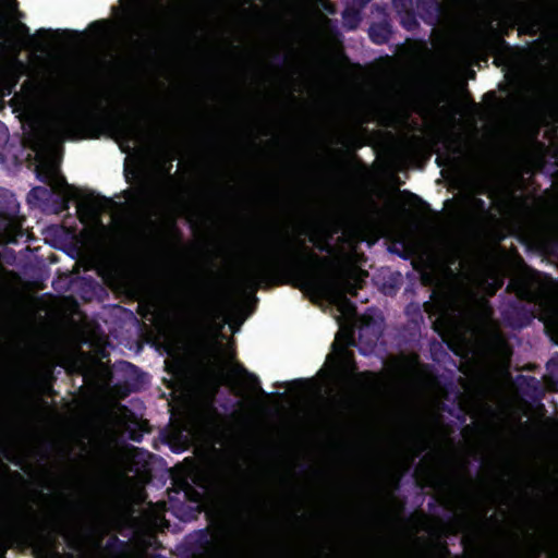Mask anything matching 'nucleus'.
Instances as JSON below:
<instances>
[{"label":"nucleus","instance_id":"37998d69","mask_svg":"<svg viewBox=\"0 0 558 558\" xmlns=\"http://www.w3.org/2000/svg\"><path fill=\"white\" fill-rule=\"evenodd\" d=\"M485 97L488 98V97H492V98H495L496 97V93L495 92H488L485 94Z\"/></svg>","mask_w":558,"mask_h":558},{"label":"nucleus","instance_id":"ea45409f","mask_svg":"<svg viewBox=\"0 0 558 558\" xmlns=\"http://www.w3.org/2000/svg\"><path fill=\"white\" fill-rule=\"evenodd\" d=\"M354 2H357L361 7L366 5L371 0H353Z\"/></svg>","mask_w":558,"mask_h":558},{"label":"nucleus","instance_id":"9b49d317","mask_svg":"<svg viewBox=\"0 0 558 558\" xmlns=\"http://www.w3.org/2000/svg\"><path fill=\"white\" fill-rule=\"evenodd\" d=\"M420 17L427 24H434L442 12L441 0H415Z\"/></svg>","mask_w":558,"mask_h":558},{"label":"nucleus","instance_id":"c9c22d12","mask_svg":"<svg viewBox=\"0 0 558 558\" xmlns=\"http://www.w3.org/2000/svg\"><path fill=\"white\" fill-rule=\"evenodd\" d=\"M441 551L445 556H450L451 553H450V549L448 548L447 544L446 543H442L441 544Z\"/></svg>","mask_w":558,"mask_h":558},{"label":"nucleus","instance_id":"1a4fd4ad","mask_svg":"<svg viewBox=\"0 0 558 558\" xmlns=\"http://www.w3.org/2000/svg\"><path fill=\"white\" fill-rule=\"evenodd\" d=\"M186 547L193 557L203 556L205 554L209 555V551H211L215 546L208 529L198 530L190 534L186 538Z\"/></svg>","mask_w":558,"mask_h":558},{"label":"nucleus","instance_id":"ddd939ff","mask_svg":"<svg viewBox=\"0 0 558 558\" xmlns=\"http://www.w3.org/2000/svg\"><path fill=\"white\" fill-rule=\"evenodd\" d=\"M19 31L23 36H26L29 44H32L38 50H41L43 46L37 43L36 36H41V35H47V34L50 35L52 33H54L57 35H62V36L66 37L68 39L76 38L78 36V33L75 31H69V29L59 31L58 29L56 32H52L51 29H45V28H40L36 32L35 35H32L29 27L24 23L19 24Z\"/></svg>","mask_w":558,"mask_h":558},{"label":"nucleus","instance_id":"603ef678","mask_svg":"<svg viewBox=\"0 0 558 558\" xmlns=\"http://www.w3.org/2000/svg\"><path fill=\"white\" fill-rule=\"evenodd\" d=\"M553 363V360H550L549 362H547V367H549V365Z\"/></svg>","mask_w":558,"mask_h":558},{"label":"nucleus","instance_id":"c85d7f7f","mask_svg":"<svg viewBox=\"0 0 558 558\" xmlns=\"http://www.w3.org/2000/svg\"><path fill=\"white\" fill-rule=\"evenodd\" d=\"M371 320H372V317H369L367 315L362 316L363 325L360 328V338L361 339L364 337V332H366L367 329L371 327Z\"/></svg>","mask_w":558,"mask_h":558},{"label":"nucleus","instance_id":"a211bd4d","mask_svg":"<svg viewBox=\"0 0 558 558\" xmlns=\"http://www.w3.org/2000/svg\"><path fill=\"white\" fill-rule=\"evenodd\" d=\"M362 21L361 12L353 7H347L342 11V25L347 31H355Z\"/></svg>","mask_w":558,"mask_h":558},{"label":"nucleus","instance_id":"a878e982","mask_svg":"<svg viewBox=\"0 0 558 558\" xmlns=\"http://www.w3.org/2000/svg\"><path fill=\"white\" fill-rule=\"evenodd\" d=\"M488 345L493 349V350H501L504 349L505 347H507V341L502 338L501 335H499L498 332H494L493 335H490V337L488 338Z\"/></svg>","mask_w":558,"mask_h":558},{"label":"nucleus","instance_id":"393cba45","mask_svg":"<svg viewBox=\"0 0 558 558\" xmlns=\"http://www.w3.org/2000/svg\"><path fill=\"white\" fill-rule=\"evenodd\" d=\"M471 206L474 211H476L477 214H480L482 216L486 217L490 214V208L483 198H480L476 196L472 197Z\"/></svg>","mask_w":558,"mask_h":558},{"label":"nucleus","instance_id":"f8f14e48","mask_svg":"<svg viewBox=\"0 0 558 558\" xmlns=\"http://www.w3.org/2000/svg\"><path fill=\"white\" fill-rule=\"evenodd\" d=\"M507 291L515 294L519 301H525L527 303H535L536 292L532 284L524 279H512L507 286Z\"/></svg>","mask_w":558,"mask_h":558},{"label":"nucleus","instance_id":"72a5a7b5","mask_svg":"<svg viewBox=\"0 0 558 558\" xmlns=\"http://www.w3.org/2000/svg\"><path fill=\"white\" fill-rule=\"evenodd\" d=\"M142 438H143L142 433L132 432V433L130 434V439H131V440H133V441L141 442V441H142Z\"/></svg>","mask_w":558,"mask_h":558},{"label":"nucleus","instance_id":"473e14b6","mask_svg":"<svg viewBox=\"0 0 558 558\" xmlns=\"http://www.w3.org/2000/svg\"><path fill=\"white\" fill-rule=\"evenodd\" d=\"M315 246L318 248V251L320 252H327L329 253L330 250H331V246L328 244V243H317L315 244Z\"/></svg>","mask_w":558,"mask_h":558},{"label":"nucleus","instance_id":"2f4dec72","mask_svg":"<svg viewBox=\"0 0 558 558\" xmlns=\"http://www.w3.org/2000/svg\"><path fill=\"white\" fill-rule=\"evenodd\" d=\"M476 542V537L474 535L471 536H464L461 541L462 545L465 547L470 544H473Z\"/></svg>","mask_w":558,"mask_h":558},{"label":"nucleus","instance_id":"864d4df0","mask_svg":"<svg viewBox=\"0 0 558 558\" xmlns=\"http://www.w3.org/2000/svg\"><path fill=\"white\" fill-rule=\"evenodd\" d=\"M31 83L26 81L23 86L29 85Z\"/></svg>","mask_w":558,"mask_h":558},{"label":"nucleus","instance_id":"423d86ee","mask_svg":"<svg viewBox=\"0 0 558 558\" xmlns=\"http://www.w3.org/2000/svg\"><path fill=\"white\" fill-rule=\"evenodd\" d=\"M523 301H511L501 310V318L506 326L513 329H521L529 326L533 318L532 308L522 303Z\"/></svg>","mask_w":558,"mask_h":558},{"label":"nucleus","instance_id":"5701e85b","mask_svg":"<svg viewBox=\"0 0 558 558\" xmlns=\"http://www.w3.org/2000/svg\"><path fill=\"white\" fill-rule=\"evenodd\" d=\"M112 22L110 20H97L89 24V28L97 33V36L104 38L110 35Z\"/></svg>","mask_w":558,"mask_h":558},{"label":"nucleus","instance_id":"79ce46f5","mask_svg":"<svg viewBox=\"0 0 558 558\" xmlns=\"http://www.w3.org/2000/svg\"><path fill=\"white\" fill-rule=\"evenodd\" d=\"M11 9H12V10H15V11L17 10V1H16V0H12V2H11Z\"/></svg>","mask_w":558,"mask_h":558},{"label":"nucleus","instance_id":"20e7f679","mask_svg":"<svg viewBox=\"0 0 558 558\" xmlns=\"http://www.w3.org/2000/svg\"><path fill=\"white\" fill-rule=\"evenodd\" d=\"M485 303H480L472 299L456 300L441 296L434 303H425V310L435 307L433 315L438 319H447L451 315L457 316L463 323H475L483 318Z\"/></svg>","mask_w":558,"mask_h":558},{"label":"nucleus","instance_id":"f03ea898","mask_svg":"<svg viewBox=\"0 0 558 558\" xmlns=\"http://www.w3.org/2000/svg\"><path fill=\"white\" fill-rule=\"evenodd\" d=\"M208 494L215 495L225 508L234 514H252L263 502L252 485H231L226 477L211 478L201 470H183L171 478L168 497L173 513L182 521H191L204 509Z\"/></svg>","mask_w":558,"mask_h":558},{"label":"nucleus","instance_id":"c756f323","mask_svg":"<svg viewBox=\"0 0 558 558\" xmlns=\"http://www.w3.org/2000/svg\"><path fill=\"white\" fill-rule=\"evenodd\" d=\"M450 519H451V521H452V523H453L454 525H458V526H459V529H460V527H462V526H464V525H466V524H468V522H469V521H468V518H466V517H464V515H460V517H451Z\"/></svg>","mask_w":558,"mask_h":558},{"label":"nucleus","instance_id":"412c9836","mask_svg":"<svg viewBox=\"0 0 558 558\" xmlns=\"http://www.w3.org/2000/svg\"><path fill=\"white\" fill-rule=\"evenodd\" d=\"M374 379L375 374L373 372L366 371L355 374L352 377V383L361 389H368L373 386Z\"/></svg>","mask_w":558,"mask_h":558},{"label":"nucleus","instance_id":"bb28decb","mask_svg":"<svg viewBox=\"0 0 558 558\" xmlns=\"http://www.w3.org/2000/svg\"><path fill=\"white\" fill-rule=\"evenodd\" d=\"M339 404L344 412H352L356 407V401L353 398H343Z\"/></svg>","mask_w":558,"mask_h":558},{"label":"nucleus","instance_id":"4c0bfd02","mask_svg":"<svg viewBox=\"0 0 558 558\" xmlns=\"http://www.w3.org/2000/svg\"><path fill=\"white\" fill-rule=\"evenodd\" d=\"M132 240L130 236H125L122 241L123 246H130Z\"/></svg>","mask_w":558,"mask_h":558},{"label":"nucleus","instance_id":"dca6fc26","mask_svg":"<svg viewBox=\"0 0 558 558\" xmlns=\"http://www.w3.org/2000/svg\"><path fill=\"white\" fill-rule=\"evenodd\" d=\"M121 364L129 389L131 391L140 390L144 384L145 373L130 362L123 361Z\"/></svg>","mask_w":558,"mask_h":558},{"label":"nucleus","instance_id":"aec40b11","mask_svg":"<svg viewBox=\"0 0 558 558\" xmlns=\"http://www.w3.org/2000/svg\"><path fill=\"white\" fill-rule=\"evenodd\" d=\"M128 543L120 539L118 536H111L105 546V549L114 557H120L126 551Z\"/></svg>","mask_w":558,"mask_h":558},{"label":"nucleus","instance_id":"3c124183","mask_svg":"<svg viewBox=\"0 0 558 558\" xmlns=\"http://www.w3.org/2000/svg\"><path fill=\"white\" fill-rule=\"evenodd\" d=\"M329 13H335L333 9H328Z\"/></svg>","mask_w":558,"mask_h":558},{"label":"nucleus","instance_id":"4be33fe9","mask_svg":"<svg viewBox=\"0 0 558 558\" xmlns=\"http://www.w3.org/2000/svg\"><path fill=\"white\" fill-rule=\"evenodd\" d=\"M52 196V192L45 186H35L28 193V202L33 199L41 203H47Z\"/></svg>","mask_w":558,"mask_h":558},{"label":"nucleus","instance_id":"6e6552de","mask_svg":"<svg viewBox=\"0 0 558 558\" xmlns=\"http://www.w3.org/2000/svg\"><path fill=\"white\" fill-rule=\"evenodd\" d=\"M413 5L414 0H392V8L399 17V23L408 32L420 27Z\"/></svg>","mask_w":558,"mask_h":558},{"label":"nucleus","instance_id":"de8ad7c7","mask_svg":"<svg viewBox=\"0 0 558 558\" xmlns=\"http://www.w3.org/2000/svg\"><path fill=\"white\" fill-rule=\"evenodd\" d=\"M300 466H301L302 471H305L307 469L306 464H301Z\"/></svg>","mask_w":558,"mask_h":558},{"label":"nucleus","instance_id":"a18cd8bd","mask_svg":"<svg viewBox=\"0 0 558 558\" xmlns=\"http://www.w3.org/2000/svg\"><path fill=\"white\" fill-rule=\"evenodd\" d=\"M40 180L45 183H49V175L45 174V178H40Z\"/></svg>","mask_w":558,"mask_h":558},{"label":"nucleus","instance_id":"e433bc0d","mask_svg":"<svg viewBox=\"0 0 558 558\" xmlns=\"http://www.w3.org/2000/svg\"><path fill=\"white\" fill-rule=\"evenodd\" d=\"M291 384H292L293 386H295V387H301V386H303V385L305 384V379H302V378H300V379H295V380H293Z\"/></svg>","mask_w":558,"mask_h":558},{"label":"nucleus","instance_id":"4468645a","mask_svg":"<svg viewBox=\"0 0 558 558\" xmlns=\"http://www.w3.org/2000/svg\"><path fill=\"white\" fill-rule=\"evenodd\" d=\"M519 389L527 397L539 400L544 396V389L541 381L534 376L519 375L517 377Z\"/></svg>","mask_w":558,"mask_h":558},{"label":"nucleus","instance_id":"2eb2a0df","mask_svg":"<svg viewBox=\"0 0 558 558\" xmlns=\"http://www.w3.org/2000/svg\"><path fill=\"white\" fill-rule=\"evenodd\" d=\"M392 35V26L389 21L383 20L380 22L372 23L368 28V37L375 45H385L389 41Z\"/></svg>","mask_w":558,"mask_h":558},{"label":"nucleus","instance_id":"8fccbe9b","mask_svg":"<svg viewBox=\"0 0 558 558\" xmlns=\"http://www.w3.org/2000/svg\"><path fill=\"white\" fill-rule=\"evenodd\" d=\"M14 476L21 477V474L19 472H14Z\"/></svg>","mask_w":558,"mask_h":558},{"label":"nucleus","instance_id":"7ed1b4c3","mask_svg":"<svg viewBox=\"0 0 558 558\" xmlns=\"http://www.w3.org/2000/svg\"><path fill=\"white\" fill-rule=\"evenodd\" d=\"M53 134L60 138L77 141L100 138L102 135H118L123 141L122 150L130 149V144H146L160 138V133L153 126L143 125L129 119H113L102 111L86 110L78 119L63 118L53 128Z\"/></svg>","mask_w":558,"mask_h":558},{"label":"nucleus","instance_id":"9d476101","mask_svg":"<svg viewBox=\"0 0 558 558\" xmlns=\"http://www.w3.org/2000/svg\"><path fill=\"white\" fill-rule=\"evenodd\" d=\"M124 194L133 204L146 205L156 197V189L147 180H142L134 189L124 191Z\"/></svg>","mask_w":558,"mask_h":558},{"label":"nucleus","instance_id":"09e8293b","mask_svg":"<svg viewBox=\"0 0 558 558\" xmlns=\"http://www.w3.org/2000/svg\"><path fill=\"white\" fill-rule=\"evenodd\" d=\"M133 14V11L131 9L128 10V15L131 16Z\"/></svg>","mask_w":558,"mask_h":558},{"label":"nucleus","instance_id":"49530a36","mask_svg":"<svg viewBox=\"0 0 558 558\" xmlns=\"http://www.w3.org/2000/svg\"><path fill=\"white\" fill-rule=\"evenodd\" d=\"M480 194H485L486 193V190L484 186H481L480 190L477 191Z\"/></svg>","mask_w":558,"mask_h":558},{"label":"nucleus","instance_id":"6ab92c4d","mask_svg":"<svg viewBox=\"0 0 558 558\" xmlns=\"http://www.w3.org/2000/svg\"><path fill=\"white\" fill-rule=\"evenodd\" d=\"M543 246L551 254H558V230L546 229L543 233Z\"/></svg>","mask_w":558,"mask_h":558},{"label":"nucleus","instance_id":"0eeeda50","mask_svg":"<svg viewBox=\"0 0 558 558\" xmlns=\"http://www.w3.org/2000/svg\"><path fill=\"white\" fill-rule=\"evenodd\" d=\"M16 529H40L43 531L47 530H56L59 531L61 529V521L59 518H53L46 522H40L33 508L31 506L27 507V513L20 514L14 522L8 526V530H16Z\"/></svg>","mask_w":558,"mask_h":558},{"label":"nucleus","instance_id":"39448f33","mask_svg":"<svg viewBox=\"0 0 558 558\" xmlns=\"http://www.w3.org/2000/svg\"><path fill=\"white\" fill-rule=\"evenodd\" d=\"M62 183L68 193H61L53 199L54 209L57 213H63L70 208V202L72 199L80 201V206H88L90 210H96L99 204H95V198H99L100 203L107 202L104 196L95 195L94 192H83L73 185L66 183L65 179L62 178Z\"/></svg>","mask_w":558,"mask_h":558},{"label":"nucleus","instance_id":"58836bf2","mask_svg":"<svg viewBox=\"0 0 558 558\" xmlns=\"http://www.w3.org/2000/svg\"><path fill=\"white\" fill-rule=\"evenodd\" d=\"M499 44L501 47H504L506 49H510L509 44L505 39H500Z\"/></svg>","mask_w":558,"mask_h":558},{"label":"nucleus","instance_id":"f3484780","mask_svg":"<svg viewBox=\"0 0 558 558\" xmlns=\"http://www.w3.org/2000/svg\"><path fill=\"white\" fill-rule=\"evenodd\" d=\"M333 302L339 312L348 317H355L357 315V307L344 293H335Z\"/></svg>","mask_w":558,"mask_h":558},{"label":"nucleus","instance_id":"cd10ccee","mask_svg":"<svg viewBox=\"0 0 558 558\" xmlns=\"http://www.w3.org/2000/svg\"><path fill=\"white\" fill-rule=\"evenodd\" d=\"M272 62L278 66H283L289 62V56L277 52L272 56Z\"/></svg>","mask_w":558,"mask_h":558},{"label":"nucleus","instance_id":"7c9ffc66","mask_svg":"<svg viewBox=\"0 0 558 558\" xmlns=\"http://www.w3.org/2000/svg\"><path fill=\"white\" fill-rule=\"evenodd\" d=\"M426 448H427V445H426L425 439L423 438V436H420V437H418V450H417V456H418L421 452L425 451V450H426Z\"/></svg>","mask_w":558,"mask_h":558},{"label":"nucleus","instance_id":"a19ab883","mask_svg":"<svg viewBox=\"0 0 558 558\" xmlns=\"http://www.w3.org/2000/svg\"><path fill=\"white\" fill-rule=\"evenodd\" d=\"M411 196H412L413 198H415V199L420 201V202H421L422 204H424L426 207H428V204H427V203H425V202H423V201H422L417 195H415V194H412V193H411Z\"/></svg>","mask_w":558,"mask_h":558},{"label":"nucleus","instance_id":"f704fd0d","mask_svg":"<svg viewBox=\"0 0 558 558\" xmlns=\"http://www.w3.org/2000/svg\"><path fill=\"white\" fill-rule=\"evenodd\" d=\"M379 336H380V331L379 330L374 331L373 332V338L371 339L369 344H372V345L376 344V342L379 339Z\"/></svg>","mask_w":558,"mask_h":558},{"label":"nucleus","instance_id":"b1692460","mask_svg":"<svg viewBox=\"0 0 558 558\" xmlns=\"http://www.w3.org/2000/svg\"><path fill=\"white\" fill-rule=\"evenodd\" d=\"M238 367H239V372L245 374L252 380L253 389L256 390L257 393H259L262 397H265V398H267L269 396L268 392H266L262 388L259 378L255 374L248 373L243 365H239Z\"/></svg>","mask_w":558,"mask_h":558},{"label":"nucleus","instance_id":"f257e3e1","mask_svg":"<svg viewBox=\"0 0 558 558\" xmlns=\"http://www.w3.org/2000/svg\"><path fill=\"white\" fill-rule=\"evenodd\" d=\"M276 250H271L245 272V281L254 290L262 286H281L291 283L316 294L344 293L357 295L360 284L351 279L341 282L337 289L332 275L335 263L326 256H319L308 248L303 240L272 236Z\"/></svg>","mask_w":558,"mask_h":558},{"label":"nucleus","instance_id":"c03bdc74","mask_svg":"<svg viewBox=\"0 0 558 558\" xmlns=\"http://www.w3.org/2000/svg\"><path fill=\"white\" fill-rule=\"evenodd\" d=\"M398 255L402 257L403 259L408 258V254L405 252H398Z\"/></svg>","mask_w":558,"mask_h":558}]
</instances>
